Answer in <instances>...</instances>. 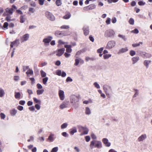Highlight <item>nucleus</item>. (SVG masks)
Returning <instances> with one entry per match:
<instances>
[{
    "label": "nucleus",
    "mask_w": 152,
    "mask_h": 152,
    "mask_svg": "<svg viewBox=\"0 0 152 152\" xmlns=\"http://www.w3.org/2000/svg\"><path fill=\"white\" fill-rule=\"evenodd\" d=\"M102 145L101 142L99 140H93L91 141L90 144V147L93 148H100L102 147Z\"/></svg>",
    "instance_id": "obj_1"
},
{
    "label": "nucleus",
    "mask_w": 152,
    "mask_h": 152,
    "mask_svg": "<svg viewBox=\"0 0 152 152\" xmlns=\"http://www.w3.org/2000/svg\"><path fill=\"white\" fill-rule=\"evenodd\" d=\"M103 90L107 96L108 97H110V93L112 92L111 86L107 84L104 85L103 86Z\"/></svg>",
    "instance_id": "obj_2"
},
{
    "label": "nucleus",
    "mask_w": 152,
    "mask_h": 152,
    "mask_svg": "<svg viewBox=\"0 0 152 152\" xmlns=\"http://www.w3.org/2000/svg\"><path fill=\"white\" fill-rule=\"evenodd\" d=\"M115 35V31L113 29H109L105 31L104 36L106 37L113 38Z\"/></svg>",
    "instance_id": "obj_3"
},
{
    "label": "nucleus",
    "mask_w": 152,
    "mask_h": 152,
    "mask_svg": "<svg viewBox=\"0 0 152 152\" xmlns=\"http://www.w3.org/2000/svg\"><path fill=\"white\" fill-rule=\"evenodd\" d=\"M78 100L79 98L77 96L75 95H72L70 96V102L73 105H75L78 101Z\"/></svg>",
    "instance_id": "obj_4"
},
{
    "label": "nucleus",
    "mask_w": 152,
    "mask_h": 152,
    "mask_svg": "<svg viewBox=\"0 0 152 152\" xmlns=\"http://www.w3.org/2000/svg\"><path fill=\"white\" fill-rule=\"evenodd\" d=\"M79 131L81 132L80 135L82 136L87 134L88 132V129L86 127L80 126L79 127Z\"/></svg>",
    "instance_id": "obj_5"
},
{
    "label": "nucleus",
    "mask_w": 152,
    "mask_h": 152,
    "mask_svg": "<svg viewBox=\"0 0 152 152\" xmlns=\"http://www.w3.org/2000/svg\"><path fill=\"white\" fill-rule=\"evenodd\" d=\"M116 44V42L115 41H109L107 43L106 48L108 49H111L115 46Z\"/></svg>",
    "instance_id": "obj_6"
},
{
    "label": "nucleus",
    "mask_w": 152,
    "mask_h": 152,
    "mask_svg": "<svg viewBox=\"0 0 152 152\" xmlns=\"http://www.w3.org/2000/svg\"><path fill=\"white\" fill-rule=\"evenodd\" d=\"M46 17L50 20L54 21L55 20V18L52 13L48 11H47L45 13Z\"/></svg>",
    "instance_id": "obj_7"
},
{
    "label": "nucleus",
    "mask_w": 152,
    "mask_h": 152,
    "mask_svg": "<svg viewBox=\"0 0 152 152\" xmlns=\"http://www.w3.org/2000/svg\"><path fill=\"white\" fill-rule=\"evenodd\" d=\"M53 39L52 36H49L44 38L43 40V42L44 43L45 45H49V43Z\"/></svg>",
    "instance_id": "obj_8"
},
{
    "label": "nucleus",
    "mask_w": 152,
    "mask_h": 152,
    "mask_svg": "<svg viewBox=\"0 0 152 152\" xmlns=\"http://www.w3.org/2000/svg\"><path fill=\"white\" fill-rule=\"evenodd\" d=\"M5 11L3 14V15H9L12 14L13 11V8H7L5 9Z\"/></svg>",
    "instance_id": "obj_9"
},
{
    "label": "nucleus",
    "mask_w": 152,
    "mask_h": 152,
    "mask_svg": "<svg viewBox=\"0 0 152 152\" xmlns=\"http://www.w3.org/2000/svg\"><path fill=\"white\" fill-rule=\"evenodd\" d=\"M29 37V35L26 34L20 37V41L22 43L27 41L28 40Z\"/></svg>",
    "instance_id": "obj_10"
},
{
    "label": "nucleus",
    "mask_w": 152,
    "mask_h": 152,
    "mask_svg": "<svg viewBox=\"0 0 152 152\" xmlns=\"http://www.w3.org/2000/svg\"><path fill=\"white\" fill-rule=\"evenodd\" d=\"M102 142L104 145L107 147H110L111 145V143L109 142L108 139L107 138H103L102 139Z\"/></svg>",
    "instance_id": "obj_11"
},
{
    "label": "nucleus",
    "mask_w": 152,
    "mask_h": 152,
    "mask_svg": "<svg viewBox=\"0 0 152 152\" xmlns=\"http://www.w3.org/2000/svg\"><path fill=\"white\" fill-rule=\"evenodd\" d=\"M58 96L61 100H63L65 98L64 92L63 91L59 90L58 92Z\"/></svg>",
    "instance_id": "obj_12"
},
{
    "label": "nucleus",
    "mask_w": 152,
    "mask_h": 152,
    "mask_svg": "<svg viewBox=\"0 0 152 152\" xmlns=\"http://www.w3.org/2000/svg\"><path fill=\"white\" fill-rule=\"evenodd\" d=\"M147 138V136L146 134H143L139 136L137 139L138 142L143 141Z\"/></svg>",
    "instance_id": "obj_13"
},
{
    "label": "nucleus",
    "mask_w": 152,
    "mask_h": 152,
    "mask_svg": "<svg viewBox=\"0 0 152 152\" xmlns=\"http://www.w3.org/2000/svg\"><path fill=\"white\" fill-rule=\"evenodd\" d=\"M56 75L59 76H61L63 77H65L66 76V74L65 72L63 71L62 72L60 70H57L56 72Z\"/></svg>",
    "instance_id": "obj_14"
},
{
    "label": "nucleus",
    "mask_w": 152,
    "mask_h": 152,
    "mask_svg": "<svg viewBox=\"0 0 152 152\" xmlns=\"http://www.w3.org/2000/svg\"><path fill=\"white\" fill-rule=\"evenodd\" d=\"M96 6L94 4H92L88 7H84V9L85 10H88L94 9L96 8Z\"/></svg>",
    "instance_id": "obj_15"
},
{
    "label": "nucleus",
    "mask_w": 152,
    "mask_h": 152,
    "mask_svg": "<svg viewBox=\"0 0 152 152\" xmlns=\"http://www.w3.org/2000/svg\"><path fill=\"white\" fill-rule=\"evenodd\" d=\"M56 137L55 134L53 133H50L48 137V140L50 142H53L54 141Z\"/></svg>",
    "instance_id": "obj_16"
},
{
    "label": "nucleus",
    "mask_w": 152,
    "mask_h": 152,
    "mask_svg": "<svg viewBox=\"0 0 152 152\" xmlns=\"http://www.w3.org/2000/svg\"><path fill=\"white\" fill-rule=\"evenodd\" d=\"M19 43V40L18 39H16L14 41L11 42L10 47L12 48L13 46H17Z\"/></svg>",
    "instance_id": "obj_17"
},
{
    "label": "nucleus",
    "mask_w": 152,
    "mask_h": 152,
    "mask_svg": "<svg viewBox=\"0 0 152 152\" xmlns=\"http://www.w3.org/2000/svg\"><path fill=\"white\" fill-rule=\"evenodd\" d=\"M69 102H63L60 106V108L61 109H63L64 108L68 107L69 105Z\"/></svg>",
    "instance_id": "obj_18"
},
{
    "label": "nucleus",
    "mask_w": 152,
    "mask_h": 152,
    "mask_svg": "<svg viewBox=\"0 0 152 152\" xmlns=\"http://www.w3.org/2000/svg\"><path fill=\"white\" fill-rule=\"evenodd\" d=\"M15 97L17 99H19L23 97V96L21 95V93L19 92H17L15 91Z\"/></svg>",
    "instance_id": "obj_19"
},
{
    "label": "nucleus",
    "mask_w": 152,
    "mask_h": 152,
    "mask_svg": "<svg viewBox=\"0 0 152 152\" xmlns=\"http://www.w3.org/2000/svg\"><path fill=\"white\" fill-rule=\"evenodd\" d=\"M64 51L65 49L64 48L58 49L57 52V53L56 54V56H61L64 53Z\"/></svg>",
    "instance_id": "obj_20"
},
{
    "label": "nucleus",
    "mask_w": 152,
    "mask_h": 152,
    "mask_svg": "<svg viewBox=\"0 0 152 152\" xmlns=\"http://www.w3.org/2000/svg\"><path fill=\"white\" fill-rule=\"evenodd\" d=\"M84 34L86 36L89 33V27L88 26H85L83 28Z\"/></svg>",
    "instance_id": "obj_21"
},
{
    "label": "nucleus",
    "mask_w": 152,
    "mask_h": 152,
    "mask_svg": "<svg viewBox=\"0 0 152 152\" xmlns=\"http://www.w3.org/2000/svg\"><path fill=\"white\" fill-rule=\"evenodd\" d=\"M64 47L66 48V51L68 53H71L72 52V50L71 48V46L70 45H64Z\"/></svg>",
    "instance_id": "obj_22"
},
{
    "label": "nucleus",
    "mask_w": 152,
    "mask_h": 152,
    "mask_svg": "<svg viewBox=\"0 0 152 152\" xmlns=\"http://www.w3.org/2000/svg\"><path fill=\"white\" fill-rule=\"evenodd\" d=\"M128 50L127 47L122 48L120 49L118 52V54H120L127 51Z\"/></svg>",
    "instance_id": "obj_23"
},
{
    "label": "nucleus",
    "mask_w": 152,
    "mask_h": 152,
    "mask_svg": "<svg viewBox=\"0 0 152 152\" xmlns=\"http://www.w3.org/2000/svg\"><path fill=\"white\" fill-rule=\"evenodd\" d=\"M151 61L150 60H145L143 62V64L146 68H148L149 65L151 63Z\"/></svg>",
    "instance_id": "obj_24"
},
{
    "label": "nucleus",
    "mask_w": 152,
    "mask_h": 152,
    "mask_svg": "<svg viewBox=\"0 0 152 152\" xmlns=\"http://www.w3.org/2000/svg\"><path fill=\"white\" fill-rule=\"evenodd\" d=\"M17 112V110L15 109H11L10 111V113L12 116H15Z\"/></svg>",
    "instance_id": "obj_25"
},
{
    "label": "nucleus",
    "mask_w": 152,
    "mask_h": 152,
    "mask_svg": "<svg viewBox=\"0 0 152 152\" xmlns=\"http://www.w3.org/2000/svg\"><path fill=\"white\" fill-rule=\"evenodd\" d=\"M77 132V130L76 128L74 127L70 129V134L73 135Z\"/></svg>",
    "instance_id": "obj_26"
},
{
    "label": "nucleus",
    "mask_w": 152,
    "mask_h": 152,
    "mask_svg": "<svg viewBox=\"0 0 152 152\" xmlns=\"http://www.w3.org/2000/svg\"><path fill=\"white\" fill-rule=\"evenodd\" d=\"M71 16L70 13L69 12L66 13L65 15L63 16V18L65 19H69Z\"/></svg>",
    "instance_id": "obj_27"
},
{
    "label": "nucleus",
    "mask_w": 152,
    "mask_h": 152,
    "mask_svg": "<svg viewBox=\"0 0 152 152\" xmlns=\"http://www.w3.org/2000/svg\"><path fill=\"white\" fill-rule=\"evenodd\" d=\"M132 60L133 62V64H134L139 60V58L138 56L134 57L132 58Z\"/></svg>",
    "instance_id": "obj_28"
},
{
    "label": "nucleus",
    "mask_w": 152,
    "mask_h": 152,
    "mask_svg": "<svg viewBox=\"0 0 152 152\" xmlns=\"http://www.w3.org/2000/svg\"><path fill=\"white\" fill-rule=\"evenodd\" d=\"M5 94L4 90L1 88H0V97H2L4 96Z\"/></svg>",
    "instance_id": "obj_29"
},
{
    "label": "nucleus",
    "mask_w": 152,
    "mask_h": 152,
    "mask_svg": "<svg viewBox=\"0 0 152 152\" xmlns=\"http://www.w3.org/2000/svg\"><path fill=\"white\" fill-rule=\"evenodd\" d=\"M91 113V110L88 107H86L85 108V114L87 115H89Z\"/></svg>",
    "instance_id": "obj_30"
},
{
    "label": "nucleus",
    "mask_w": 152,
    "mask_h": 152,
    "mask_svg": "<svg viewBox=\"0 0 152 152\" xmlns=\"http://www.w3.org/2000/svg\"><path fill=\"white\" fill-rule=\"evenodd\" d=\"M44 91L43 89H38L37 91V94L38 95L42 94L43 93Z\"/></svg>",
    "instance_id": "obj_31"
},
{
    "label": "nucleus",
    "mask_w": 152,
    "mask_h": 152,
    "mask_svg": "<svg viewBox=\"0 0 152 152\" xmlns=\"http://www.w3.org/2000/svg\"><path fill=\"white\" fill-rule=\"evenodd\" d=\"M26 74L27 75L29 74L32 75L33 74V71L32 69L29 68L26 72Z\"/></svg>",
    "instance_id": "obj_32"
},
{
    "label": "nucleus",
    "mask_w": 152,
    "mask_h": 152,
    "mask_svg": "<svg viewBox=\"0 0 152 152\" xmlns=\"http://www.w3.org/2000/svg\"><path fill=\"white\" fill-rule=\"evenodd\" d=\"M68 125V124L66 123H63L61 126V129H63L66 128L67 127Z\"/></svg>",
    "instance_id": "obj_33"
},
{
    "label": "nucleus",
    "mask_w": 152,
    "mask_h": 152,
    "mask_svg": "<svg viewBox=\"0 0 152 152\" xmlns=\"http://www.w3.org/2000/svg\"><path fill=\"white\" fill-rule=\"evenodd\" d=\"M135 94L134 95L133 97V98H135L139 94V90L137 89H136L134 90Z\"/></svg>",
    "instance_id": "obj_34"
},
{
    "label": "nucleus",
    "mask_w": 152,
    "mask_h": 152,
    "mask_svg": "<svg viewBox=\"0 0 152 152\" xmlns=\"http://www.w3.org/2000/svg\"><path fill=\"white\" fill-rule=\"evenodd\" d=\"M33 99L34 102L35 103H39L40 104H41V101L40 100L37 99L35 97L33 98Z\"/></svg>",
    "instance_id": "obj_35"
},
{
    "label": "nucleus",
    "mask_w": 152,
    "mask_h": 152,
    "mask_svg": "<svg viewBox=\"0 0 152 152\" xmlns=\"http://www.w3.org/2000/svg\"><path fill=\"white\" fill-rule=\"evenodd\" d=\"M40 74L42 77H45L46 75V73L42 70L40 71Z\"/></svg>",
    "instance_id": "obj_36"
},
{
    "label": "nucleus",
    "mask_w": 152,
    "mask_h": 152,
    "mask_svg": "<svg viewBox=\"0 0 152 152\" xmlns=\"http://www.w3.org/2000/svg\"><path fill=\"white\" fill-rule=\"evenodd\" d=\"M111 56V54H106L104 55L103 56V58L104 59H107L109 58Z\"/></svg>",
    "instance_id": "obj_37"
},
{
    "label": "nucleus",
    "mask_w": 152,
    "mask_h": 152,
    "mask_svg": "<svg viewBox=\"0 0 152 152\" xmlns=\"http://www.w3.org/2000/svg\"><path fill=\"white\" fill-rule=\"evenodd\" d=\"M93 85L97 89H99L100 88L99 84L96 82L94 83L93 84Z\"/></svg>",
    "instance_id": "obj_38"
},
{
    "label": "nucleus",
    "mask_w": 152,
    "mask_h": 152,
    "mask_svg": "<svg viewBox=\"0 0 152 152\" xmlns=\"http://www.w3.org/2000/svg\"><path fill=\"white\" fill-rule=\"evenodd\" d=\"M91 136L92 139L94 140L96 139L97 137L96 136V135L93 133H91Z\"/></svg>",
    "instance_id": "obj_39"
},
{
    "label": "nucleus",
    "mask_w": 152,
    "mask_h": 152,
    "mask_svg": "<svg viewBox=\"0 0 152 152\" xmlns=\"http://www.w3.org/2000/svg\"><path fill=\"white\" fill-rule=\"evenodd\" d=\"M48 77H45L43 79H42V82L43 84L44 85H46L47 82L48 80Z\"/></svg>",
    "instance_id": "obj_40"
},
{
    "label": "nucleus",
    "mask_w": 152,
    "mask_h": 152,
    "mask_svg": "<svg viewBox=\"0 0 152 152\" xmlns=\"http://www.w3.org/2000/svg\"><path fill=\"white\" fill-rule=\"evenodd\" d=\"M60 28L61 29H67L69 28V25H64L61 26Z\"/></svg>",
    "instance_id": "obj_41"
},
{
    "label": "nucleus",
    "mask_w": 152,
    "mask_h": 152,
    "mask_svg": "<svg viewBox=\"0 0 152 152\" xmlns=\"http://www.w3.org/2000/svg\"><path fill=\"white\" fill-rule=\"evenodd\" d=\"M138 4L140 6H143L145 4V2L143 1H140L138 2Z\"/></svg>",
    "instance_id": "obj_42"
},
{
    "label": "nucleus",
    "mask_w": 152,
    "mask_h": 152,
    "mask_svg": "<svg viewBox=\"0 0 152 152\" xmlns=\"http://www.w3.org/2000/svg\"><path fill=\"white\" fill-rule=\"evenodd\" d=\"M143 43L142 42H140L138 43L134 44L132 45V46L134 47H136L142 44Z\"/></svg>",
    "instance_id": "obj_43"
},
{
    "label": "nucleus",
    "mask_w": 152,
    "mask_h": 152,
    "mask_svg": "<svg viewBox=\"0 0 152 152\" xmlns=\"http://www.w3.org/2000/svg\"><path fill=\"white\" fill-rule=\"evenodd\" d=\"M56 4L57 6H60L62 4L61 0H57L56 2Z\"/></svg>",
    "instance_id": "obj_44"
},
{
    "label": "nucleus",
    "mask_w": 152,
    "mask_h": 152,
    "mask_svg": "<svg viewBox=\"0 0 152 152\" xmlns=\"http://www.w3.org/2000/svg\"><path fill=\"white\" fill-rule=\"evenodd\" d=\"M25 19L23 16H21L20 17V22L21 23H23L25 21Z\"/></svg>",
    "instance_id": "obj_45"
},
{
    "label": "nucleus",
    "mask_w": 152,
    "mask_h": 152,
    "mask_svg": "<svg viewBox=\"0 0 152 152\" xmlns=\"http://www.w3.org/2000/svg\"><path fill=\"white\" fill-rule=\"evenodd\" d=\"M118 37L120 38H121L122 39H123L125 41H126V39L124 36L119 34L118 35Z\"/></svg>",
    "instance_id": "obj_46"
},
{
    "label": "nucleus",
    "mask_w": 152,
    "mask_h": 152,
    "mask_svg": "<svg viewBox=\"0 0 152 152\" xmlns=\"http://www.w3.org/2000/svg\"><path fill=\"white\" fill-rule=\"evenodd\" d=\"M129 23L131 25H134V20L132 18H130L129 20Z\"/></svg>",
    "instance_id": "obj_47"
},
{
    "label": "nucleus",
    "mask_w": 152,
    "mask_h": 152,
    "mask_svg": "<svg viewBox=\"0 0 152 152\" xmlns=\"http://www.w3.org/2000/svg\"><path fill=\"white\" fill-rule=\"evenodd\" d=\"M58 150V148L57 147L53 148L51 152H57Z\"/></svg>",
    "instance_id": "obj_48"
},
{
    "label": "nucleus",
    "mask_w": 152,
    "mask_h": 152,
    "mask_svg": "<svg viewBox=\"0 0 152 152\" xmlns=\"http://www.w3.org/2000/svg\"><path fill=\"white\" fill-rule=\"evenodd\" d=\"M14 80L16 81H18L19 80L20 77L18 76H15L14 77Z\"/></svg>",
    "instance_id": "obj_49"
},
{
    "label": "nucleus",
    "mask_w": 152,
    "mask_h": 152,
    "mask_svg": "<svg viewBox=\"0 0 152 152\" xmlns=\"http://www.w3.org/2000/svg\"><path fill=\"white\" fill-rule=\"evenodd\" d=\"M111 19L109 18H107L106 21V23L107 25L110 24V23Z\"/></svg>",
    "instance_id": "obj_50"
},
{
    "label": "nucleus",
    "mask_w": 152,
    "mask_h": 152,
    "mask_svg": "<svg viewBox=\"0 0 152 152\" xmlns=\"http://www.w3.org/2000/svg\"><path fill=\"white\" fill-rule=\"evenodd\" d=\"M8 23L6 22H5L4 23L3 27L4 28V29H7L8 28Z\"/></svg>",
    "instance_id": "obj_51"
},
{
    "label": "nucleus",
    "mask_w": 152,
    "mask_h": 152,
    "mask_svg": "<svg viewBox=\"0 0 152 152\" xmlns=\"http://www.w3.org/2000/svg\"><path fill=\"white\" fill-rule=\"evenodd\" d=\"M55 35L57 36H59L62 34L59 31H57L55 33Z\"/></svg>",
    "instance_id": "obj_52"
},
{
    "label": "nucleus",
    "mask_w": 152,
    "mask_h": 152,
    "mask_svg": "<svg viewBox=\"0 0 152 152\" xmlns=\"http://www.w3.org/2000/svg\"><path fill=\"white\" fill-rule=\"evenodd\" d=\"M79 63H80L79 59L76 58L75 60V63L74 64L75 66H77L78 64Z\"/></svg>",
    "instance_id": "obj_53"
},
{
    "label": "nucleus",
    "mask_w": 152,
    "mask_h": 152,
    "mask_svg": "<svg viewBox=\"0 0 152 152\" xmlns=\"http://www.w3.org/2000/svg\"><path fill=\"white\" fill-rule=\"evenodd\" d=\"M112 22L113 23H115L116 22L117 19L115 17H113L111 19Z\"/></svg>",
    "instance_id": "obj_54"
},
{
    "label": "nucleus",
    "mask_w": 152,
    "mask_h": 152,
    "mask_svg": "<svg viewBox=\"0 0 152 152\" xmlns=\"http://www.w3.org/2000/svg\"><path fill=\"white\" fill-rule=\"evenodd\" d=\"M129 53H130V55L131 56H134V55H135V54H136V53L135 51L133 50H132L130 51Z\"/></svg>",
    "instance_id": "obj_55"
},
{
    "label": "nucleus",
    "mask_w": 152,
    "mask_h": 152,
    "mask_svg": "<svg viewBox=\"0 0 152 152\" xmlns=\"http://www.w3.org/2000/svg\"><path fill=\"white\" fill-rule=\"evenodd\" d=\"M103 49H104L103 47L101 48H100L99 49L97 50V52L98 53H101L102 52Z\"/></svg>",
    "instance_id": "obj_56"
},
{
    "label": "nucleus",
    "mask_w": 152,
    "mask_h": 152,
    "mask_svg": "<svg viewBox=\"0 0 152 152\" xmlns=\"http://www.w3.org/2000/svg\"><path fill=\"white\" fill-rule=\"evenodd\" d=\"M37 86L38 89H42V85L39 83H38L37 85Z\"/></svg>",
    "instance_id": "obj_57"
},
{
    "label": "nucleus",
    "mask_w": 152,
    "mask_h": 152,
    "mask_svg": "<svg viewBox=\"0 0 152 152\" xmlns=\"http://www.w3.org/2000/svg\"><path fill=\"white\" fill-rule=\"evenodd\" d=\"M35 108L37 110H39L40 109V106L38 104H36L35 105Z\"/></svg>",
    "instance_id": "obj_58"
},
{
    "label": "nucleus",
    "mask_w": 152,
    "mask_h": 152,
    "mask_svg": "<svg viewBox=\"0 0 152 152\" xmlns=\"http://www.w3.org/2000/svg\"><path fill=\"white\" fill-rule=\"evenodd\" d=\"M62 135L65 137H67L69 136V135L66 132H63L61 134Z\"/></svg>",
    "instance_id": "obj_59"
},
{
    "label": "nucleus",
    "mask_w": 152,
    "mask_h": 152,
    "mask_svg": "<svg viewBox=\"0 0 152 152\" xmlns=\"http://www.w3.org/2000/svg\"><path fill=\"white\" fill-rule=\"evenodd\" d=\"M85 138L86 139V140L87 142H88L90 141V137L89 136H87L85 137Z\"/></svg>",
    "instance_id": "obj_60"
},
{
    "label": "nucleus",
    "mask_w": 152,
    "mask_h": 152,
    "mask_svg": "<svg viewBox=\"0 0 152 152\" xmlns=\"http://www.w3.org/2000/svg\"><path fill=\"white\" fill-rule=\"evenodd\" d=\"M74 149L75 150L76 152H80V148L76 146L74 147Z\"/></svg>",
    "instance_id": "obj_61"
},
{
    "label": "nucleus",
    "mask_w": 152,
    "mask_h": 152,
    "mask_svg": "<svg viewBox=\"0 0 152 152\" xmlns=\"http://www.w3.org/2000/svg\"><path fill=\"white\" fill-rule=\"evenodd\" d=\"M1 118L2 119H4L6 117L5 115L3 113H1L0 114Z\"/></svg>",
    "instance_id": "obj_62"
},
{
    "label": "nucleus",
    "mask_w": 152,
    "mask_h": 152,
    "mask_svg": "<svg viewBox=\"0 0 152 152\" xmlns=\"http://www.w3.org/2000/svg\"><path fill=\"white\" fill-rule=\"evenodd\" d=\"M29 11L31 13H33L35 12V10L33 8L30 7L29 9Z\"/></svg>",
    "instance_id": "obj_63"
},
{
    "label": "nucleus",
    "mask_w": 152,
    "mask_h": 152,
    "mask_svg": "<svg viewBox=\"0 0 152 152\" xmlns=\"http://www.w3.org/2000/svg\"><path fill=\"white\" fill-rule=\"evenodd\" d=\"M17 109L20 111H22L23 109V107L21 106H18L17 107Z\"/></svg>",
    "instance_id": "obj_64"
}]
</instances>
